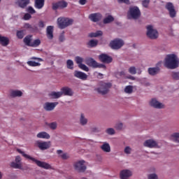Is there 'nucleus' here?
<instances>
[{
    "mask_svg": "<svg viewBox=\"0 0 179 179\" xmlns=\"http://www.w3.org/2000/svg\"><path fill=\"white\" fill-rule=\"evenodd\" d=\"M30 19H31V15H30L29 13L24 14V20H30Z\"/></svg>",
    "mask_w": 179,
    "mask_h": 179,
    "instance_id": "4d7b16f0",
    "label": "nucleus"
},
{
    "mask_svg": "<svg viewBox=\"0 0 179 179\" xmlns=\"http://www.w3.org/2000/svg\"><path fill=\"white\" fill-rule=\"evenodd\" d=\"M128 79H131V80H135V77L130 76L128 77Z\"/></svg>",
    "mask_w": 179,
    "mask_h": 179,
    "instance_id": "338daca9",
    "label": "nucleus"
},
{
    "mask_svg": "<svg viewBox=\"0 0 179 179\" xmlns=\"http://www.w3.org/2000/svg\"><path fill=\"white\" fill-rule=\"evenodd\" d=\"M59 41H60V43H64V41H65V36L64 35V32L62 33L59 36Z\"/></svg>",
    "mask_w": 179,
    "mask_h": 179,
    "instance_id": "603ef678",
    "label": "nucleus"
},
{
    "mask_svg": "<svg viewBox=\"0 0 179 179\" xmlns=\"http://www.w3.org/2000/svg\"><path fill=\"white\" fill-rule=\"evenodd\" d=\"M17 152L18 153H20L24 157H25V159H29V160H31L36 163L38 167H41V169H44L45 170H52V166H51L50 164L36 159V158L25 154L24 152L22 151L20 149H17Z\"/></svg>",
    "mask_w": 179,
    "mask_h": 179,
    "instance_id": "f03ea898",
    "label": "nucleus"
},
{
    "mask_svg": "<svg viewBox=\"0 0 179 179\" xmlns=\"http://www.w3.org/2000/svg\"><path fill=\"white\" fill-rule=\"evenodd\" d=\"M96 68H102L103 69H106V65L103 64L96 63Z\"/></svg>",
    "mask_w": 179,
    "mask_h": 179,
    "instance_id": "052dcab7",
    "label": "nucleus"
},
{
    "mask_svg": "<svg viewBox=\"0 0 179 179\" xmlns=\"http://www.w3.org/2000/svg\"><path fill=\"white\" fill-rule=\"evenodd\" d=\"M0 44L3 47H6L7 45H9V38L6 36H2V35L0 34Z\"/></svg>",
    "mask_w": 179,
    "mask_h": 179,
    "instance_id": "412c9836",
    "label": "nucleus"
},
{
    "mask_svg": "<svg viewBox=\"0 0 179 179\" xmlns=\"http://www.w3.org/2000/svg\"><path fill=\"white\" fill-rule=\"evenodd\" d=\"M145 148H150L152 149L153 148H157V142L153 139H148L145 141L143 143Z\"/></svg>",
    "mask_w": 179,
    "mask_h": 179,
    "instance_id": "4468645a",
    "label": "nucleus"
},
{
    "mask_svg": "<svg viewBox=\"0 0 179 179\" xmlns=\"http://www.w3.org/2000/svg\"><path fill=\"white\" fill-rule=\"evenodd\" d=\"M44 26H45V24H44V22L40 21L38 22V27L43 28V27H44Z\"/></svg>",
    "mask_w": 179,
    "mask_h": 179,
    "instance_id": "e2e57ef3",
    "label": "nucleus"
},
{
    "mask_svg": "<svg viewBox=\"0 0 179 179\" xmlns=\"http://www.w3.org/2000/svg\"><path fill=\"white\" fill-rule=\"evenodd\" d=\"M57 155H61V153H62V150H58L57 151Z\"/></svg>",
    "mask_w": 179,
    "mask_h": 179,
    "instance_id": "774afa93",
    "label": "nucleus"
},
{
    "mask_svg": "<svg viewBox=\"0 0 179 179\" xmlns=\"http://www.w3.org/2000/svg\"><path fill=\"white\" fill-rule=\"evenodd\" d=\"M115 128L116 129H118V130L122 129V123H117V124L115 125Z\"/></svg>",
    "mask_w": 179,
    "mask_h": 179,
    "instance_id": "bf43d9fd",
    "label": "nucleus"
},
{
    "mask_svg": "<svg viewBox=\"0 0 179 179\" xmlns=\"http://www.w3.org/2000/svg\"><path fill=\"white\" fill-rule=\"evenodd\" d=\"M24 29H29V30H31V31H33V30H34V27H33L30 24H24Z\"/></svg>",
    "mask_w": 179,
    "mask_h": 179,
    "instance_id": "de8ad7c7",
    "label": "nucleus"
},
{
    "mask_svg": "<svg viewBox=\"0 0 179 179\" xmlns=\"http://www.w3.org/2000/svg\"><path fill=\"white\" fill-rule=\"evenodd\" d=\"M37 138H42V139H50V136L45 131L40 132L37 134Z\"/></svg>",
    "mask_w": 179,
    "mask_h": 179,
    "instance_id": "cd10ccee",
    "label": "nucleus"
},
{
    "mask_svg": "<svg viewBox=\"0 0 179 179\" xmlns=\"http://www.w3.org/2000/svg\"><path fill=\"white\" fill-rule=\"evenodd\" d=\"M97 44H99V41L92 39L88 42L87 45H90L91 48H93L96 47Z\"/></svg>",
    "mask_w": 179,
    "mask_h": 179,
    "instance_id": "473e14b6",
    "label": "nucleus"
},
{
    "mask_svg": "<svg viewBox=\"0 0 179 179\" xmlns=\"http://www.w3.org/2000/svg\"><path fill=\"white\" fill-rule=\"evenodd\" d=\"M66 66L68 69H73V61L68 59L66 62Z\"/></svg>",
    "mask_w": 179,
    "mask_h": 179,
    "instance_id": "e433bc0d",
    "label": "nucleus"
},
{
    "mask_svg": "<svg viewBox=\"0 0 179 179\" xmlns=\"http://www.w3.org/2000/svg\"><path fill=\"white\" fill-rule=\"evenodd\" d=\"M131 149L129 148V146H127L124 148V153H126V155H131Z\"/></svg>",
    "mask_w": 179,
    "mask_h": 179,
    "instance_id": "6e6d98bb",
    "label": "nucleus"
},
{
    "mask_svg": "<svg viewBox=\"0 0 179 179\" xmlns=\"http://www.w3.org/2000/svg\"><path fill=\"white\" fill-rule=\"evenodd\" d=\"M106 132L108 135H114L115 134V131L113 128L107 129Z\"/></svg>",
    "mask_w": 179,
    "mask_h": 179,
    "instance_id": "3c124183",
    "label": "nucleus"
},
{
    "mask_svg": "<svg viewBox=\"0 0 179 179\" xmlns=\"http://www.w3.org/2000/svg\"><path fill=\"white\" fill-rule=\"evenodd\" d=\"M150 3V0H143L142 1V5L144 8H148L149 6V3Z\"/></svg>",
    "mask_w": 179,
    "mask_h": 179,
    "instance_id": "09e8293b",
    "label": "nucleus"
},
{
    "mask_svg": "<svg viewBox=\"0 0 179 179\" xmlns=\"http://www.w3.org/2000/svg\"><path fill=\"white\" fill-rule=\"evenodd\" d=\"M48 127L50 128V129H57V122H54L50 123L48 124Z\"/></svg>",
    "mask_w": 179,
    "mask_h": 179,
    "instance_id": "49530a36",
    "label": "nucleus"
},
{
    "mask_svg": "<svg viewBox=\"0 0 179 179\" xmlns=\"http://www.w3.org/2000/svg\"><path fill=\"white\" fill-rule=\"evenodd\" d=\"M132 176V171L129 169H124L120 171V178L121 179H128Z\"/></svg>",
    "mask_w": 179,
    "mask_h": 179,
    "instance_id": "a211bd4d",
    "label": "nucleus"
},
{
    "mask_svg": "<svg viewBox=\"0 0 179 179\" xmlns=\"http://www.w3.org/2000/svg\"><path fill=\"white\" fill-rule=\"evenodd\" d=\"M78 67L82 69L83 71H85V72H89V67L86 66V64H80Z\"/></svg>",
    "mask_w": 179,
    "mask_h": 179,
    "instance_id": "37998d69",
    "label": "nucleus"
},
{
    "mask_svg": "<svg viewBox=\"0 0 179 179\" xmlns=\"http://www.w3.org/2000/svg\"><path fill=\"white\" fill-rule=\"evenodd\" d=\"M27 64L29 66H40V65H41V64L34 61H29Z\"/></svg>",
    "mask_w": 179,
    "mask_h": 179,
    "instance_id": "a19ab883",
    "label": "nucleus"
},
{
    "mask_svg": "<svg viewBox=\"0 0 179 179\" xmlns=\"http://www.w3.org/2000/svg\"><path fill=\"white\" fill-rule=\"evenodd\" d=\"M118 2L120 3H122V2L124 3H127L128 5V3H129V0H118Z\"/></svg>",
    "mask_w": 179,
    "mask_h": 179,
    "instance_id": "680f3d73",
    "label": "nucleus"
},
{
    "mask_svg": "<svg viewBox=\"0 0 179 179\" xmlns=\"http://www.w3.org/2000/svg\"><path fill=\"white\" fill-rule=\"evenodd\" d=\"M73 23V20L68 17H60L57 19V24L59 29H66Z\"/></svg>",
    "mask_w": 179,
    "mask_h": 179,
    "instance_id": "20e7f679",
    "label": "nucleus"
},
{
    "mask_svg": "<svg viewBox=\"0 0 179 179\" xmlns=\"http://www.w3.org/2000/svg\"><path fill=\"white\" fill-rule=\"evenodd\" d=\"M150 106H151V107H154V108H163V107H164L163 103L159 102L155 99H152L150 101Z\"/></svg>",
    "mask_w": 179,
    "mask_h": 179,
    "instance_id": "aec40b11",
    "label": "nucleus"
},
{
    "mask_svg": "<svg viewBox=\"0 0 179 179\" xmlns=\"http://www.w3.org/2000/svg\"><path fill=\"white\" fill-rule=\"evenodd\" d=\"M68 6V3L65 1H60L57 3H52V9L57 10V9H64Z\"/></svg>",
    "mask_w": 179,
    "mask_h": 179,
    "instance_id": "1a4fd4ad",
    "label": "nucleus"
},
{
    "mask_svg": "<svg viewBox=\"0 0 179 179\" xmlns=\"http://www.w3.org/2000/svg\"><path fill=\"white\" fill-rule=\"evenodd\" d=\"M98 86H99V87L95 89V90L98 92L99 94H102L104 96V94H107V93H108L112 85H111V83H105L103 81H100L98 83Z\"/></svg>",
    "mask_w": 179,
    "mask_h": 179,
    "instance_id": "7ed1b4c3",
    "label": "nucleus"
},
{
    "mask_svg": "<svg viewBox=\"0 0 179 179\" xmlns=\"http://www.w3.org/2000/svg\"><path fill=\"white\" fill-rule=\"evenodd\" d=\"M23 94V92L20 90H13L10 93L11 97H21Z\"/></svg>",
    "mask_w": 179,
    "mask_h": 179,
    "instance_id": "c85d7f7f",
    "label": "nucleus"
},
{
    "mask_svg": "<svg viewBox=\"0 0 179 179\" xmlns=\"http://www.w3.org/2000/svg\"><path fill=\"white\" fill-rule=\"evenodd\" d=\"M86 64L92 68H97V62H96V60H94L93 58H88L86 60Z\"/></svg>",
    "mask_w": 179,
    "mask_h": 179,
    "instance_id": "5701e85b",
    "label": "nucleus"
},
{
    "mask_svg": "<svg viewBox=\"0 0 179 179\" xmlns=\"http://www.w3.org/2000/svg\"><path fill=\"white\" fill-rule=\"evenodd\" d=\"M49 97L51 99H59V97H62V92H51L49 94Z\"/></svg>",
    "mask_w": 179,
    "mask_h": 179,
    "instance_id": "393cba45",
    "label": "nucleus"
},
{
    "mask_svg": "<svg viewBox=\"0 0 179 179\" xmlns=\"http://www.w3.org/2000/svg\"><path fill=\"white\" fill-rule=\"evenodd\" d=\"M171 76L174 80H179V72H173Z\"/></svg>",
    "mask_w": 179,
    "mask_h": 179,
    "instance_id": "c03bdc74",
    "label": "nucleus"
},
{
    "mask_svg": "<svg viewBox=\"0 0 179 179\" xmlns=\"http://www.w3.org/2000/svg\"><path fill=\"white\" fill-rule=\"evenodd\" d=\"M160 72V68L159 67H153L148 69V73L152 76H155V75H157Z\"/></svg>",
    "mask_w": 179,
    "mask_h": 179,
    "instance_id": "b1692460",
    "label": "nucleus"
},
{
    "mask_svg": "<svg viewBox=\"0 0 179 179\" xmlns=\"http://www.w3.org/2000/svg\"><path fill=\"white\" fill-rule=\"evenodd\" d=\"M134 91V88L131 85H128L124 88L125 93H128L129 94H131L132 92Z\"/></svg>",
    "mask_w": 179,
    "mask_h": 179,
    "instance_id": "ea45409f",
    "label": "nucleus"
},
{
    "mask_svg": "<svg viewBox=\"0 0 179 179\" xmlns=\"http://www.w3.org/2000/svg\"><path fill=\"white\" fill-rule=\"evenodd\" d=\"M22 161V158H20V156H17L15 157V162L16 163H20V162Z\"/></svg>",
    "mask_w": 179,
    "mask_h": 179,
    "instance_id": "0e129e2a",
    "label": "nucleus"
},
{
    "mask_svg": "<svg viewBox=\"0 0 179 179\" xmlns=\"http://www.w3.org/2000/svg\"><path fill=\"white\" fill-rule=\"evenodd\" d=\"M148 179H158L157 175H156L155 173H151V174L148 175Z\"/></svg>",
    "mask_w": 179,
    "mask_h": 179,
    "instance_id": "13d9d810",
    "label": "nucleus"
},
{
    "mask_svg": "<svg viewBox=\"0 0 179 179\" xmlns=\"http://www.w3.org/2000/svg\"><path fill=\"white\" fill-rule=\"evenodd\" d=\"M41 44V41L40 39H36L31 43V47H38Z\"/></svg>",
    "mask_w": 179,
    "mask_h": 179,
    "instance_id": "f704fd0d",
    "label": "nucleus"
},
{
    "mask_svg": "<svg viewBox=\"0 0 179 179\" xmlns=\"http://www.w3.org/2000/svg\"><path fill=\"white\" fill-rule=\"evenodd\" d=\"M80 122L81 125H86V124H87V119L85 117V115L83 114H81Z\"/></svg>",
    "mask_w": 179,
    "mask_h": 179,
    "instance_id": "72a5a7b5",
    "label": "nucleus"
},
{
    "mask_svg": "<svg viewBox=\"0 0 179 179\" xmlns=\"http://www.w3.org/2000/svg\"><path fill=\"white\" fill-rule=\"evenodd\" d=\"M24 43L26 44V45H28V47H31V36H27L24 38Z\"/></svg>",
    "mask_w": 179,
    "mask_h": 179,
    "instance_id": "7c9ffc66",
    "label": "nucleus"
},
{
    "mask_svg": "<svg viewBox=\"0 0 179 179\" xmlns=\"http://www.w3.org/2000/svg\"><path fill=\"white\" fill-rule=\"evenodd\" d=\"M75 169L78 171V173H85L86 171V165H85V161H79L74 164Z\"/></svg>",
    "mask_w": 179,
    "mask_h": 179,
    "instance_id": "9d476101",
    "label": "nucleus"
},
{
    "mask_svg": "<svg viewBox=\"0 0 179 179\" xmlns=\"http://www.w3.org/2000/svg\"><path fill=\"white\" fill-rule=\"evenodd\" d=\"M27 12H29V13H31V15H33L36 13V10H34V8H33V7L29 6L27 8Z\"/></svg>",
    "mask_w": 179,
    "mask_h": 179,
    "instance_id": "864d4df0",
    "label": "nucleus"
},
{
    "mask_svg": "<svg viewBox=\"0 0 179 179\" xmlns=\"http://www.w3.org/2000/svg\"><path fill=\"white\" fill-rule=\"evenodd\" d=\"M75 78L78 79H81V80H86L87 79V74L79 71H74Z\"/></svg>",
    "mask_w": 179,
    "mask_h": 179,
    "instance_id": "f3484780",
    "label": "nucleus"
},
{
    "mask_svg": "<svg viewBox=\"0 0 179 179\" xmlns=\"http://www.w3.org/2000/svg\"><path fill=\"white\" fill-rule=\"evenodd\" d=\"M122 45H124V41L120 38H115L110 43V47L112 50H120Z\"/></svg>",
    "mask_w": 179,
    "mask_h": 179,
    "instance_id": "0eeeda50",
    "label": "nucleus"
},
{
    "mask_svg": "<svg viewBox=\"0 0 179 179\" xmlns=\"http://www.w3.org/2000/svg\"><path fill=\"white\" fill-rule=\"evenodd\" d=\"M171 138L173 139L174 142H176L177 143H179V133H173L171 135Z\"/></svg>",
    "mask_w": 179,
    "mask_h": 179,
    "instance_id": "c9c22d12",
    "label": "nucleus"
},
{
    "mask_svg": "<svg viewBox=\"0 0 179 179\" xmlns=\"http://www.w3.org/2000/svg\"><path fill=\"white\" fill-rule=\"evenodd\" d=\"M60 157H62V159H63V160H66V159H69V155H68L67 153H64L60 155Z\"/></svg>",
    "mask_w": 179,
    "mask_h": 179,
    "instance_id": "5fc2aeb1",
    "label": "nucleus"
},
{
    "mask_svg": "<svg viewBox=\"0 0 179 179\" xmlns=\"http://www.w3.org/2000/svg\"><path fill=\"white\" fill-rule=\"evenodd\" d=\"M30 3V0H17V5L20 8L24 9Z\"/></svg>",
    "mask_w": 179,
    "mask_h": 179,
    "instance_id": "4be33fe9",
    "label": "nucleus"
},
{
    "mask_svg": "<svg viewBox=\"0 0 179 179\" xmlns=\"http://www.w3.org/2000/svg\"><path fill=\"white\" fill-rule=\"evenodd\" d=\"M101 149L103 151L106 152V153H110L111 152V148L110 147V144L107 143H104L101 146Z\"/></svg>",
    "mask_w": 179,
    "mask_h": 179,
    "instance_id": "bb28decb",
    "label": "nucleus"
},
{
    "mask_svg": "<svg viewBox=\"0 0 179 179\" xmlns=\"http://www.w3.org/2000/svg\"><path fill=\"white\" fill-rule=\"evenodd\" d=\"M129 19H134L136 20L141 17V10L136 6L131 7L127 13Z\"/></svg>",
    "mask_w": 179,
    "mask_h": 179,
    "instance_id": "39448f33",
    "label": "nucleus"
},
{
    "mask_svg": "<svg viewBox=\"0 0 179 179\" xmlns=\"http://www.w3.org/2000/svg\"><path fill=\"white\" fill-rule=\"evenodd\" d=\"M122 76H125V71H124L117 72L116 73V78H122Z\"/></svg>",
    "mask_w": 179,
    "mask_h": 179,
    "instance_id": "8fccbe9b",
    "label": "nucleus"
},
{
    "mask_svg": "<svg viewBox=\"0 0 179 179\" xmlns=\"http://www.w3.org/2000/svg\"><path fill=\"white\" fill-rule=\"evenodd\" d=\"M44 2H45V0H35V8L42 9L44 6Z\"/></svg>",
    "mask_w": 179,
    "mask_h": 179,
    "instance_id": "a878e982",
    "label": "nucleus"
},
{
    "mask_svg": "<svg viewBox=\"0 0 179 179\" xmlns=\"http://www.w3.org/2000/svg\"><path fill=\"white\" fill-rule=\"evenodd\" d=\"M166 9L169 10V15L171 17H176V15H177V13L176 12V9L174 8V5L171 2L166 3Z\"/></svg>",
    "mask_w": 179,
    "mask_h": 179,
    "instance_id": "9b49d317",
    "label": "nucleus"
},
{
    "mask_svg": "<svg viewBox=\"0 0 179 179\" xmlns=\"http://www.w3.org/2000/svg\"><path fill=\"white\" fill-rule=\"evenodd\" d=\"M57 106H58V102H46L43 106V108L46 111H52Z\"/></svg>",
    "mask_w": 179,
    "mask_h": 179,
    "instance_id": "ddd939ff",
    "label": "nucleus"
},
{
    "mask_svg": "<svg viewBox=\"0 0 179 179\" xmlns=\"http://www.w3.org/2000/svg\"><path fill=\"white\" fill-rule=\"evenodd\" d=\"M62 96H73V91L69 87H64L61 88Z\"/></svg>",
    "mask_w": 179,
    "mask_h": 179,
    "instance_id": "dca6fc26",
    "label": "nucleus"
},
{
    "mask_svg": "<svg viewBox=\"0 0 179 179\" xmlns=\"http://www.w3.org/2000/svg\"><path fill=\"white\" fill-rule=\"evenodd\" d=\"M164 65L168 69H176V68H178L179 59L174 54L167 55L165 58Z\"/></svg>",
    "mask_w": 179,
    "mask_h": 179,
    "instance_id": "f257e3e1",
    "label": "nucleus"
},
{
    "mask_svg": "<svg viewBox=\"0 0 179 179\" xmlns=\"http://www.w3.org/2000/svg\"><path fill=\"white\" fill-rule=\"evenodd\" d=\"M86 2H87L86 0H80L79 1L80 5H86Z\"/></svg>",
    "mask_w": 179,
    "mask_h": 179,
    "instance_id": "69168bd1",
    "label": "nucleus"
},
{
    "mask_svg": "<svg viewBox=\"0 0 179 179\" xmlns=\"http://www.w3.org/2000/svg\"><path fill=\"white\" fill-rule=\"evenodd\" d=\"M111 22H114V17H113L111 15H108L103 20L104 24L111 23Z\"/></svg>",
    "mask_w": 179,
    "mask_h": 179,
    "instance_id": "2f4dec72",
    "label": "nucleus"
},
{
    "mask_svg": "<svg viewBox=\"0 0 179 179\" xmlns=\"http://www.w3.org/2000/svg\"><path fill=\"white\" fill-rule=\"evenodd\" d=\"M35 145L41 150H47V149H50L51 148V141H36Z\"/></svg>",
    "mask_w": 179,
    "mask_h": 179,
    "instance_id": "6e6552de",
    "label": "nucleus"
},
{
    "mask_svg": "<svg viewBox=\"0 0 179 179\" xmlns=\"http://www.w3.org/2000/svg\"><path fill=\"white\" fill-rule=\"evenodd\" d=\"M102 15L99 13H92L89 15V19L92 20V22H94V23L97 22H100L101 20Z\"/></svg>",
    "mask_w": 179,
    "mask_h": 179,
    "instance_id": "2eb2a0df",
    "label": "nucleus"
},
{
    "mask_svg": "<svg viewBox=\"0 0 179 179\" xmlns=\"http://www.w3.org/2000/svg\"><path fill=\"white\" fill-rule=\"evenodd\" d=\"M99 58L103 64H111L113 62V57L106 54H101Z\"/></svg>",
    "mask_w": 179,
    "mask_h": 179,
    "instance_id": "f8f14e48",
    "label": "nucleus"
},
{
    "mask_svg": "<svg viewBox=\"0 0 179 179\" xmlns=\"http://www.w3.org/2000/svg\"><path fill=\"white\" fill-rule=\"evenodd\" d=\"M17 38H20V40H22V38L24 37V30L17 31Z\"/></svg>",
    "mask_w": 179,
    "mask_h": 179,
    "instance_id": "4c0bfd02",
    "label": "nucleus"
},
{
    "mask_svg": "<svg viewBox=\"0 0 179 179\" xmlns=\"http://www.w3.org/2000/svg\"><path fill=\"white\" fill-rule=\"evenodd\" d=\"M10 167L13 169H22V165L20 164H17V162H11Z\"/></svg>",
    "mask_w": 179,
    "mask_h": 179,
    "instance_id": "79ce46f5",
    "label": "nucleus"
},
{
    "mask_svg": "<svg viewBox=\"0 0 179 179\" xmlns=\"http://www.w3.org/2000/svg\"><path fill=\"white\" fill-rule=\"evenodd\" d=\"M129 73H131V75H136V68H135V66H131L129 69Z\"/></svg>",
    "mask_w": 179,
    "mask_h": 179,
    "instance_id": "a18cd8bd",
    "label": "nucleus"
},
{
    "mask_svg": "<svg viewBox=\"0 0 179 179\" xmlns=\"http://www.w3.org/2000/svg\"><path fill=\"white\" fill-rule=\"evenodd\" d=\"M147 36L152 40H156L159 37V32H157V30L154 29L152 25H148L147 27Z\"/></svg>",
    "mask_w": 179,
    "mask_h": 179,
    "instance_id": "423d86ee",
    "label": "nucleus"
},
{
    "mask_svg": "<svg viewBox=\"0 0 179 179\" xmlns=\"http://www.w3.org/2000/svg\"><path fill=\"white\" fill-rule=\"evenodd\" d=\"M100 36H103V31H97L96 32H92L89 34L88 36L91 38L93 37H99Z\"/></svg>",
    "mask_w": 179,
    "mask_h": 179,
    "instance_id": "c756f323",
    "label": "nucleus"
},
{
    "mask_svg": "<svg viewBox=\"0 0 179 179\" xmlns=\"http://www.w3.org/2000/svg\"><path fill=\"white\" fill-rule=\"evenodd\" d=\"M46 36L48 40H52V38H54V27L52 26L47 27Z\"/></svg>",
    "mask_w": 179,
    "mask_h": 179,
    "instance_id": "6ab92c4d",
    "label": "nucleus"
},
{
    "mask_svg": "<svg viewBox=\"0 0 179 179\" xmlns=\"http://www.w3.org/2000/svg\"><path fill=\"white\" fill-rule=\"evenodd\" d=\"M75 61L76 62V64H78V66L79 65H82L83 64V58L79 57V56H77L75 57Z\"/></svg>",
    "mask_w": 179,
    "mask_h": 179,
    "instance_id": "58836bf2",
    "label": "nucleus"
}]
</instances>
